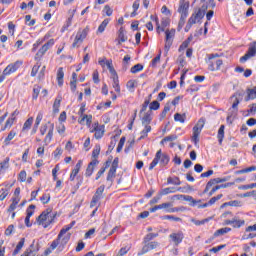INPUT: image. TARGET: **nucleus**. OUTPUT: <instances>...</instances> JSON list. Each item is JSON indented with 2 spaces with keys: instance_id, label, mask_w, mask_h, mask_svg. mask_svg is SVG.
Segmentation results:
<instances>
[{
  "instance_id": "1",
  "label": "nucleus",
  "mask_w": 256,
  "mask_h": 256,
  "mask_svg": "<svg viewBox=\"0 0 256 256\" xmlns=\"http://www.w3.org/2000/svg\"><path fill=\"white\" fill-rule=\"evenodd\" d=\"M207 57L206 63L209 71H220L223 60L219 59V54H208Z\"/></svg>"
},
{
  "instance_id": "2",
  "label": "nucleus",
  "mask_w": 256,
  "mask_h": 256,
  "mask_svg": "<svg viewBox=\"0 0 256 256\" xmlns=\"http://www.w3.org/2000/svg\"><path fill=\"white\" fill-rule=\"evenodd\" d=\"M21 65H23L22 61H16L10 65H8L2 72V74L0 75V83H3V81H5V78L13 73H15V71H17L19 69V67H21Z\"/></svg>"
},
{
  "instance_id": "3",
  "label": "nucleus",
  "mask_w": 256,
  "mask_h": 256,
  "mask_svg": "<svg viewBox=\"0 0 256 256\" xmlns=\"http://www.w3.org/2000/svg\"><path fill=\"white\" fill-rule=\"evenodd\" d=\"M87 35H89V27H86L82 30L79 29L72 44L73 49H75V47H81L83 41L87 39Z\"/></svg>"
},
{
  "instance_id": "4",
  "label": "nucleus",
  "mask_w": 256,
  "mask_h": 256,
  "mask_svg": "<svg viewBox=\"0 0 256 256\" xmlns=\"http://www.w3.org/2000/svg\"><path fill=\"white\" fill-rule=\"evenodd\" d=\"M53 45H55V39H50L44 45H42L34 57L35 61H41L45 53H47L48 50L53 47Z\"/></svg>"
},
{
  "instance_id": "5",
  "label": "nucleus",
  "mask_w": 256,
  "mask_h": 256,
  "mask_svg": "<svg viewBox=\"0 0 256 256\" xmlns=\"http://www.w3.org/2000/svg\"><path fill=\"white\" fill-rule=\"evenodd\" d=\"M165 46H164V53L168 55L171 46L173 45V37H175V29L166 30L165 31Z\"/></svg>"
},
{
  "instance_id": "6",
  "label": "nucleus",
  "mask_w": 256,
  "mask_h": 256,
  "mask_svg": "<svg viewBox=\"0 0 256 256\" xmlns=\"http://www.w3.org/2000/svg\"><path fill=\"white\" fill-rule=\"evenodd\" d=\"M207 12V6L203 5L200 9L194 12L189 19H192L195 23H201V19L205 17V13Z\"/></svg>"
},
{
  "instance_id": "7",
  "label": "nucleus",
  "mask_w": 256,
  "mask_h": 256,
  "mask_svg": "<svg viewBox=\"0 0 256 256\" xmlns=\"http://www.w3.org/2000/svg\"><path fill=\"white\" fill-rule=\"evenodd\" d=\"M203 122L201 124V120L198 121L197 125L193 127V136L192 141L194 145H197L199 143V135H201V131L203 130Z\"/></svg>"
},
{
  "instance_id": "8",
  "label": "nucleus",
  "mask_w": 256,
  "mask_h": 256,
  "mask_svg": "<svg viewBox=\"0 0 256 256\" xmlns=\"http://www.w3.org/2000/svg\"><path fill=\"white\" fill-rule=\"evenodd\" d=\"M169 238L173 241L176 247H179L180 243H183V239H185V234H183L182 231H178L170 234Z\"/></svg>"
},
{
  "instance_id": "9",
  "label": "nucleus",
  "mask_w": 256,
  "mask_h": 256,
  "mask_svg": "<svg viewBox=\"0 0 256 256\" xmlns=\"http://www.w3.org/2000/svg\"><path fill=\"white\" fill-rule=\"evenodd\" d=\"M68 241H69V237L65 236V237L59 238V234H58L57 239L52 241L50 248L53 251H55V249H57V247H59V245H67Z\"/></svg>"
},
{
  "instance_id": "10",
  "label": "nucleus",
  "mask_w": 256,
  "mask_h": 256,
  "mask_svg": "<svg viewBox=\"0 0 256 256\" xmlns=\"http://www.w3.org/2000/svg\"><path fill=\"white\" fill-rule=\"evenodd\" d=\"M245 95V91H237L233 94L232 99L235 98L233 104H232V109H236L237 112V107H239V103L243 101V97Z\"/></svg>"
},
{
  "instance_id": "11",
  "label": "nucleus",
  "mask_w": 256,
  "mask_h": 256,
  "mask_svg": "<svg viewBox=\"0 0 256 256\" xmlns=\"http://www.w3.org/2000/svg\"><path fill=\"white\" fill-rule=\"evenodd\" d=\"M157 247H159L158 242H149L143 246L140 252H138V256L145 255V253H149V251H153V249H157Z\"/></svg>"
},
{
  "instance_id": "12",
  "label": "nucleus",
  "mask_w": 256,
  "mask_h": 256,
  "mask_svg": "<svg viewBox=\"0 0 256 256\" xmlns=\"http://www.w3.org/2000/svg\"><path fill=\"white\" fill-rule=\"evenodd\" d=\"M51 215V210L47 209L46 211H43L36 219L38 225H45V221L49 219V216Z\"/></svg>"
},
{
  "instance_id": "13",
  "label": "nucleus",
  "mask_w": 256,
  "mask_h": 256,
  "mask_svg": "<svg viewBox=\"0 0 256 256\" xmlns=\"http://www.w3.org/2000/svg\"><path fill=\"white\" fill-rule=\"evenodd\" d=\"M38 251H39V247L35 246V240H33L32 244L29 246V248L26 249V251L22 255L23 256H35V255H37Z\"/></svg>"
},
{
  "instance_id": "14",
  "label": "nucleus",
  "mask_w": 256,
  "mask_h": 256,
  "mask_svg": "<svg viewBox=\"0 0 256 256\" xmlns=\"http://www.w3.org/2000/svg\"><path fill=\"white\" fill-rule=\"evenodd\" d=\"M178 13H180L181 17H188L189 2H180V6L178 8Z\"/></svg>"
},
{
  "instance_id": "15",
  "label": "nucleus",
  "mask_w": 256,
  "mask_h": 256,
  "mask_svg": "<svg viewBox=\"0 0 256 256\" xmlns=\"http://www.w3.org/2000/svg\"><path fill=\"white\" fill-rule=\"evenodd\" d=\"M98 163H99V160L92 159V161L88 164L86 168V172H85L86 177H91V175H93V172L95 171V167H97Z\"/></svg>"
},
{
  "instance_id": "16",
  "label": "nucleus",
  "mask_w": 256,
  "mask_h": 256,
  "mask_svg": "<svg viewBox=\"0 0 256 256\" xmlns=\"http://www.w3.org/2000/svg\"><path fill=\"white\" fill-rule=\"evenodd\" d=\"M117 35L118 37L115 39L117 45H121L122 43H125V41H127V36H125V28L121 27L118 30Z\"/></svg>"
},
{
  "instance_id": "17",
  "label": "nucleus",
  "mask_w": 256,
  "mask_h": 256,
  "mask_svg": "<svg viewBox=\"0 0 256 256\" xmlns=\"http://www.w3.org/2000/svg\"><path fill=\"white\" fill-rule=\"evenodd\" d=\"M48 124L50 125L49 127V131L44 139V143L45 145H47L48 143H51V139H53V131H55V124L48 122Z\"/></svg>"
},
{
  "instance_id": "18",
  "label": "nucleus",
  "mask_w": 256,
  "mask_h": 256,
  "mask_svg": "<svg viewBox=\"0 0 256 256\" xmlns=\"http://www.w3.org/2000/svg\"><path fill=\"white\" fill-rule=\"evenodd\" d=\"M247 96L245 97V101H253L256 99V86L254 88H248L246 90Z\"/></svg>"
},
{
  "instance_id": "19",
  "label": "nucleus",
  "mask_w": 256,
  "mask_h": 256,
  "mask_svg": "<svg viewBox=\"0 0 256 256\" xmlns=\"http://www.w3.org/2000/svg\"><path fill=\"white\" fill-rule=\"evenodd\" d=\"M217 139L219 145H223V139H225V125H221L218 129Z\"/></svg>"
},
{
  "instance_id": "20",
  "label": "nucleus",
  "mask_w": 256,
  "mask_h": 256,
  "mask_svg": "<svg viewBox=\"0 0 256 256\" xmlns=\"http://www.w3.org/2000/svg\"><path fill=\"white\" fill-rule=\"evenodd\" d=\"M64 77H65V72L63 71V68L62 67L58 68L57 81H58V86L59 87H63V83H64L63 78Z\"/></svg>"
},
{
  "instance_id": "21",
  "label": "nucleus",
  "mask_w": 256,
  "mask_h": 256,
  "mask_svg": "<svg viewBox=\"0 0 256 256\" xmlns=\"http://www.w3.org/2000/svg\"><path fill=\"white\" fill-rule=\"evenodd\" d=\"M159 159H161V150H158L155 158L153 159V161L150 163L149 166V170L152 171V169H155V167H157L158 163H159Z\"/></svg>"
},
{
  "instance_id": "22",
  "label": "nucleus",
  "mask_w": 256,
  "mask_h": 256,
  "mask_svg": "<svg viewBox=\"0 0 256 256\" xmlns=\"http://www.w3.org/2000/svg\"><path fill=\"white\" fill-rule=\"evenodd\" d=\"M25 245V238H21L20 241L18 242V244L16 245V248L14 249L12 255L16 256L19 255V253H21V250L23 249Z\"/></svg>"
},
{
  "instance_id": "23",
  "label": "nucleus",
  "mask_w": 256,
  "mask_h": 256,
  "mask_svg": "<svg viewBox=\"0 0 256 256\" xmlns=\"http://www.w3.org/2000/svg\"><path fill=\"white\" fill-rule=\"evenodd\" d=\"M103 135H105V125H99L96 128V133H94L95 139H102Z\"/></svg>"
},
{
  "instance_id": "24",
  "label": "nucleus",
  "mask_w": 256,
  "mask_h": 256,
  "mask_svg": "<svg viewBox=\"0 0 256 256\" xmlns=\"http://www.w3.org/2000/svg\"><path fill=\"white\" fill-rule=\"evenodd\" d=\"M159 161H160L161 167H165V166L169 165V161H170L169 155H167L161 151Z\"/></svg>"
},
{
  "instance_id": "25",
  "label": "nucleus",
  "mask_w": 256,
  "mask_h": 256,
  "mask_svg": "<svg viewBox=\"0 0 256 256\" xmlns=\"http://www.w3.org/2000/svg\"><path fill=\"white\" fill-rule=\"evenodd\" d=\"M243 225H245V220H240L237 217L232 218V227L234 229H240Z\"/></svg>"
},
{
  "instance_id": "26",
  "label": "nucleus",
  "mask_w": 256,
  "mask_h": 256,
  "mask_svg": "<svg viewBox=\"0 0 256 256\" xmlns=\"http://www.w3.org/2000/svg\"><path fill=\"white\" fill-rule=\"evenodd\" d=\"M73 227H75V221H72L70 224L66 225L64 228H62L59 232V238L62 237L63 235H65V233H67V231H71V229H73Z\"/></svg>"
},
{
  "instance_id": "27",
  "label": "nucleus",
  "mask_w": 256,
  "mask_h": 256,
  "mask_svg": "<svg viewBox=\"0 0 256 256\" xmlns=\"http://www.w3.org/2000/svg\"><path fill=\"white\" fill-rule=\"evenodd\" d=\"M152 112L148 111L144 114L143 118H142V125H150L151 121H153V118L151 117Z\"/></svg>"
},
{
  "instance_id": "28",
  "label": "nucleus",
  "mask_w": 256,
  "mask_h": 256,
  "mask_svg": "<svg viewBox=\"0 0 256 256\" xmlns=\"http://www.w3.org/2000/svg\"><path fill=\"white\" fill-rule=\"evenodd\" d=\"M181 187L175 188V187H169L164 188L161 190L160 195H169V193H177V191H181Z\"/></svg>"
},
{
  "instance_id": "29",
  "label": "nucleus",
  "mask_w": 256,
  "mask_h": 256,
  "mask_svg": "<svg viewBox=\"0 0 256 256\" xmlns=\"http://www.w3.org/2000/svg\"><path fill=\"white\" fill-rule=\"evenodd\" d=\"M47 39H49V35L48 34H46L43 38L38 39L36 41V43L33 44L32 51H37L39 45H43V43H45V41H47Z\"/></svg>"
},
{
  "instance_id": "30",
  "label": "nucleus",
  "mask_w": 256,
  "mask_h": 256,
  "mask_svg": "<svg viewBox=\"0 0 256 256\" xmlns=\"http://www.w3.org/2000/svg\"><path fill=\"white\" fill-rule=\"evenodd\" d=\"M149 133H151V125H144V129L140 132L141 136L139 138V141L145 139V137H147Z\"/></svg>"
},
{
  "instance_id": "31",
  "label": "nucleus",
  "mask_w": 256,
  "mask_h": 256,
  "mask_svg": "<svg viewBox=\"0 0 256 256\" xmlns=\"http://www.w3.org/2000/svg\"><path fill=\"white\" fill-rule=\"evenodd\" d=\"M17 135V132L15 130H11L8 134V136L5 138L4 140V144L10 145L11 141H13V139H15V136Z\"/></svg>"
},
{
  "instance_id": "32",
  "label": "nucleus",
  "mask_w": 256,
  "mask_h": 256,
  "mask_svg": "<svg viewBox=\"0 0 256 256\" xmlns=\"http://www.w3.org/2000/svg\"><path fill=\"white\" fill-rule=\"evenodd\" d=\"M110 21L111 19L109 18L104 19V21H102V23L99 25L97 33H103L107 28V26L109 25Z\"/></svg>"
},
{
  "instance_id": "33",
  "label": "nucleus",
  "mask_w": 256,
  "mask_h": 256,
  "mask_svg": "<svg viewBox=\"0 0 256 256\" xmlns=\"http://www.w3.org/2000/svg\"><path fill=\"white\" fill-rule=\"evenodd\" d=\"M193 40V37H188L184 42H182V44L179 46V53H181V51H185V49H187V47H189V43H191V41Z\"/></svg>"
},
{
  "instance_id": "34",
  "label": "nucleus",
  "mask_w": 256,
  "mask_h": 256,
  "mask_svg": "<svg viewBox=\"0 0 256 256\" xmlns=\"http://www.w3.org/2000/svg\"><path fill=\"white\" fill-rule=\"evenodd\" d=\"M159 207H160V209H164L166 213H171L173 203L165 202V203L159 204Z\"/></svg>"
},
{
  "instance_id": "35",
  "label": "nucleus",
  "mask_w": 256,
  "mask_h": 256,
  "mask_svg": "<svg viewBox=\"0 0 256 256\" xmlns=\"http://www.w3.org/2000/svg\"><path fill=\"white\" fill-rule=\"evenodd\" d=\"M113 84L112 87L115 89L116 93H121V86H119V76L112 77Z\"/></svg>"
},
{
  "instance_id": "36",
  "label": "nucleus",
  "mask_w": 256,
  "mask_h": 256,
  "mask_svg": "<svg viewBox=\"0 0 256 256\" xmlns=\"http://www.w3.org/2000/svg\"><path fill=\"white\" fill-rule=\"evenodd\" d=\"M9 169V157H6L2 162H0V173Z\"/></svg>"
},
{
  "instance_id": "37",
  "label": "nucleus",
  "mask_w": 256,
  "mask_h": 256,
  "mask_svg": "<svg viewBox=\"0 0 256 256\" xmlns=\"http://www.w3.org/2000/svg\"><path fill=\"white\" fill-rule=\"evenodd\" d=\"M169 111H171V105L169 103H167L165 106H164V109L163 111L161 112L160 114V121H163V119L165 117H167V113H169Z\"/></svg>"
},
{
  "instance_id": "38",
  "label": "nucleus",
  "mask_w": 256,
  "mask_h": 256,
  "mask_svg": "<svg viewBox=\"0 0 256 256\" xmlns=\"http://www.w3.org/2000/svg\"><path fill=\"white\" fill-rule=\"evenodd\" d=\"M167 183H168V185H181V180L177 176H175L174 178L168 177Z\"/></svg>"
},
{
  "instance_id": "39",
  "label": "nucleus",
  "mask_w": 256,
  "mask_h": 256,
  "mask_svg": "<svg viewBox=\"0 0 256 256\" xmlns=\"http://www.w3.org/2000/svg\"><path fill=\"white\" fill-rule=\"evenodd\" d=\"M59 107H61V97H57L53 104V113H59Z\"/></svg>"
},
{
  "instance_id": "40",
  "label": "nucleus",
  "mask_w": 256,
  "mask_h": 256,
  "mask_svg": "<svg viewBox=\"0 0 256 256\" xmlns=\"http://www.w3.org/2000/svg\"><path fill=\"white\" fill-rule=\"evenodd\" d=\"M229 232H231V228L229 227L221 228L214 233V237H219L220 235H225L226 233H229Z\"/></svg>"
},
{
  "instance_id": "41",
  "label": "nucleus",
  "mask_w": 256,
  "mask_h": 256,
  "mask_svg": "<svg viewBox=\"0 0 256 256\" xmlns=\"http://www.w3.org/2000/svg\"><path fill=\"white\" fill-rule=\"evenodd\" d=\"M183 200L189 201L191 203L192 207H195L197 205V203H201V200L197 201V200L193 199L192 196H190V195H184Z\"/></svg>"
},
{
  "instance_id": "42",
  "label": "nucleus",
  "mask_w": 256,
  "mask_h": 256,
  "mask_svg": "<svg viewBox=\"0 0 256 256\" xmlns=\"http://www.w3.org/2000/svg\"><path fill=\"white\" fill-rule=\"evenodd\" d=\"M31 125H33V117H30L25 121L22 131H29V129H31Z\"/></svg>"
},
{
  "instance_id": "43",
  "label": "nucleus",
  "mask_w": 256,
  "mask_h": 256,
  "mask_svg": "<svg viewBox=\"0 0 256 256\" xmlns=\"http://www.w3.org/2000/svg\"><path fill=\"white\" fill-rule=\"evenodd\" d=\"M102 199H103V197L99 196V194H94V196L92 197L91 203H90V207H95V205H97L98 202Z\"/></svg>"
},
{
  "instance_id": "44",
  "label": "nucleus",
  "mask_w": 256,
  "mask_h": 256,
  "mask_svg": "<svg viewBox=\"0 0 256 256\" xmlns=\"http://www.w3.org/2000/svg\"><path fill=\"white\" fill-rule=\"evenodd\" d=\"M161 107V104L159 103V101L154 100L150 103L149 105V109L150 111H158V109Z\"/></svg>"
},
{
  "instance_id": "45",
  "label": "nucleus",
  "mask_w": 256,
  "mask_h": 256,
  "mask_svg": "<svg viewBox=\"0 0 256 256\" xmlns=\"http://www.w3.org/2000/svg\"><path fill=\"white\" fill-rule=\"evenodd\" d=\"M55 214H51L48 218L47 221L44 222V229H47V227H49V225H51L54 221H55Z\"/></svg>"
},
{
  "instance_id": "46",
  "label": "nucleus",
  "mask_w": 256,
  "mask_h": 256,
  "mask_svg": "<svg viewBox=\"0 0 256 256\" xmlns=\"http://www.w3.org/2000/svg\"><path fill=\"white\" fill-rule=\"evenodd\" d=\"M39 93H41V87L39 85H35L33 88L32 99L37 100Z\"/></svg>"
},
{
  "instance_id": "47",
  "label": "nucleus",
  "mask_w": 256,
  "mask_h": 256,
  "mask_svg": "<svg viewBox=\"0 0 256 256\" xmlns=\"http://www.w3.org/2000/svg\"><path fill=\"white\" fill-rule=\"evenodd\" d=\"M131 251V246L122 247L116 256H125Z\"/></svg>"
},
{
  "instance_id": "48",
  "label": "nucleus",
  "mask_w": 256,
  "mask_h": 256,
  "mask_svg": "<svg viewBox=\"0 0 256 256\" xmlns=\"http://www.w3.org/2000/svg\"><path fill=\"white\" fill-rule=\"evenodd\" d=\"M155 237H159V234L157 233H149L144 237V243H149V241H152V239H155Z\"/></svg>"
},
{
  "instance_id": "49",
  "label": "nucleus",
  "mask_w": 256,
  "mask_h": 256,
  "mask_svg": "<svg viewBox=\"0 0 256 256\" xmlns=\"http://www.w3.org/2000/svg\"><path fill=\"white\" fill-rule=\"evenodd\" d=\"M169 26V20L165 19V20H162V27L159 25H157V32L159 33V31H165V27H168Z\"/></svg>"
},
{
  "instance_id": "50",
  "label": "nucleus",
  "mask_w": 256,
  "mask_h": 256,
  "mask_svg": "<svg viewBox=\"0 0 256 256\" xmlns=\"http://www.w3.org/2000/svg\"><path fill=\"white\" fill-rule=\"evenodd\" d=\"M18 181L20 183H25L27 181V172L25 170H22L18 175Z\"/></svg>"
},
{
  "instance_id": "51",
  "label": "nucleus",
  "mask_w": 256,
  "mask_h": 256,
  "mask_svg": "<svg viewBox=\"0 0 256 256\" xmlns=\"http://www.w3.org/2000/svg\"><path fill=\"white\" fill-rule=\"evenodd\" d=\"M185 117H187L185 114L176 113L174 115V121H179L180 123H185Z\"/></svg>"
},
{
  "instance_id": "52",
  "label": "nucleus",
  "mask_w": 256,
  "mask_h": 256,
  "mask_svg": "<svg viewBox=\"0 0 256 256\" xmlns=\"http://www.w3.org/2000/svg\"><path fill=\"white\" fill-rule=\"evenodd\" d=\"M224 207L229 205L230 207H241V201L239 200H233V201H230V202H226L223 204Z\"/></svg>"
},
{
  "instance_id": "53",
  "label": "nucleus",
  "mask_w": 256,
  "mask_h": 256,
  "mask_svg": "<svg viewBox=\"0 0 256 256\" xmlns=\"http://www.w3.org/2000/svg\"><path fill=\"white\" fill-rule=\"evenodd\" d=\"M99 153H101V146L100 145H96L95 148L92 151L93 159H97V157H99Z\"/></svg>"
},
{
  "instance_id": "54",
  "label": "nucleus",
  "mask_w": 256,
  "mask_h": 256,
  "mask_svg": "<svg viewBox=\"0 0 256 256\" xmlns=\"http://www.w3.org/2000/svg\"><path fill=\"white\" fill-rule=\"evenodd\" d=\"M223 197V194H218L217 196L212 197L209 201H208V205H215V203H217V201H219V199H221Z\"/></svg>"
},
{
  "instance_id": "55",
  "label": "nucleus",
  "mask_w": 256,
  "mask_h": 256,
  "mask_svg": "<svg viewBox=\"0 0 256 256\" xmlns=\"http://www.w3.org/2000/svg\"><path fill=\"white\" fill-rule=\"evenodd\" d=\"M170 211V213H179V212H183V211H187V207L185 206H179V207H172V209L168 210Z\"/></svg>"
},
{
  "instance_id": "56",
  "label": "nucleus",
  "mask_w": 256,
  "mask_h": 256,
  "mask_svg": "<svg viewBox=\"0 0 256 256\" xmlns=\"http://www.w3.org/2000/svg\"><path fill=\"white\" fill-rule=\"evenodd\" d=\"M131 73H139L140 71H143V65L142 64H136L131 68Z\"/></svg>"
},
{
  "instance_id": "57",
  "label": "nucleus",
  "mask_w": 256,
  "mask_h": 256,
  "mask_svg": "<svg viewBox=\"0 0 256 256\" xmlns=\"http://www.w3.org/2000/svg\"><path fill=\"white\" fill-rule=\"evenodd\" d=\"M126 87L130 93H133V91H135V80H129L126 84Z\"/></svg>"
},
{
  "instance_id": "58",
  "label": "nucleus",
  "mask_w": 256,
  "mask_h": 256,
  "mask_svg": "<svg viewBox=\"0 0 256 256\" xmlns=\"http://www.w3.org/2000/svg\"><path fill=\"white\" fill-rule=\"evenodd\" d=\"M40 201H42L43 205H47V203L51 201V194H43L42 197H40Z\"/></svg>"
},
{
  "instance_id": "59",
  "label": "nucleus",
  "mask_w": 256,
  "mask_h": 256,
  "mask_svg": "<svg viewBox=\"0 0 256 256\" xmlns=\"http://www.w3.org/2000/svg\"><path fill=\"white\" fill-rule=\"evenodd\" d=\"M7 195H9V190H7V188H2L0 190V201H5Z\"/></svg>"
},
{
  "instance_id": "60",
  "label": "nucleus",
  "mask_w": 256,
  "mask_h": 256,
  "mask_svg": "<svg viewBox=\"0 0 256 256\" xmlns=\"http://www.w3.org/2000/svg\"><path fill=\"white\" fill-rule=\"evenodd\" d=\"M33 209H35V205H33V204H31L28 208H27V210H26V217H28V218H31V217H33V214L35 213V211H33Z\"/></svg>"
},
{
  "instance_id": "61",
  "label": "nucleus",
  "mask_w": 256,
  "mask_h": 256,
  "mask_svg": "<svg viewBox=\"0 0 256 256\" xmlns=\"http://www.w3.org/2000/svg\"><path fill=\"white\" fill-rule=\"evenodd\" d=\"M160 61H161V51L154 59H152L151 67H157V63H159Z\"/></svg>"
},
{
  "instance_id": "62",
  "label": "nucleus",
  "mask_w": 256,
  "mask_h": 256,
  "mask_svg": "<svg viewBox=\"0 0 256 256\" xmlns=\"http://www.w3.org/2000/svg\"><path fill=\"white\" fill-rule=\"evenodd\" d=\"M175 139H177V135L166 136V137L161 141V145H163V143H167V142H169V141H175Z\"/></svg>"
},
{
  "instance_id": "63",
  "label": "nucleus",
  "mask_w": 256,
  "mask_h": 256,
  "mask_svg": "<svg viewBox=\"0 0 256 256\" xmlns=\"http://www.w3.org/2000/svg\"><path fill=\"white\" fill-rule=\"evenodd\" d=\"M25 21L29 27H33V25H35V19L31 20V15H26Z\"/></svg>"
},
{
  "instance_id": "64",
  "label": "nucleus",
  "mask_w": 256,
  "mask_h": 256,
  "mask_svg": "<svg viewBox=\"0 0 256 256\" xmlns=\"http://www.w3.org/2000/svg\"><path fill=\"white\" fill-rule=\"evenodd\" d=\"M247 54L250 57H255V55H256V47L255 46H250L248 51H247Z\"/></svg>"
}]
</instances>
